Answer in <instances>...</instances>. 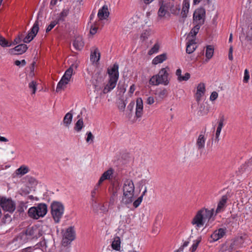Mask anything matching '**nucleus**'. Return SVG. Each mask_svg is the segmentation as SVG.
<instances>
[{
	"label": "nucleus",
	"mask_w": 252,
	"mask_h": 252,
	"mask_svg": "<svg viewBox=\"0 0 252 252\" xmlns=\"http://www.w3.org/2000/svg\"><path fill=\"white\" fill-rule=\"evenodd\" d=\"M123 195L121 203L126 206L132 203L135 199V186L132 180L127 179L124 181L122 186Z\"/></svg>",
	"instance_id": "obj_1"
},
{
	"label": "nucleus",
	"mask_w": 252,
	"mask_h": 252,
	"mask_svg": "<svg viewBox=\"0 0 252 252\" xmlns=\"http://www.w3.org/2000/svg\"><path fill=\"white\" fill-rule=\"evenodd\" d=\"M213 216L214 209L202 208L197 212L191 223L197 229L203 227L206 222H209Z\"/></svg>",
	"instance_id": "obj_2"
},
{
	"label": "nucleus",
	"mask_w": 252,
	"mask_h": 252,
	"mask_svg": "<svg viewBox=\"0 0 252 252\" xmlns=\"http://www.w3.org/2000/svg\"><path fill=\"white\" fill-rule=\"evenodd\" d=\"M118 69L119 65L117 63L114 64L111 68L108 69L109 80L102 90L104 94L110 92L115 88L119 76Z\"/></svg>",
	"instance_id": "obj_3"
},
{
	"label": "nucleus",
	"mask_w": 252,
	"mask_h": 252,
	"mask_svg": "<svg viewBox=\"0 0 252 252\" xmlns=\"http://www.w3.org/2000/svg\"><path fill=\"white\" fill-rule=\"evenodd\" d=\"M169 72L170 68L168 66L161 68L157 74L153 75L150 78L149 84L152 86L168 85L170 80Z\"/></svg>",
	"instance_id": "obj_4"
},
{
	"label": "nucleus",
	"mask_w": 252,
	"mask_h": 252,
	"mask_svg": "<svg viewBox=\"0 0 252 252\" xmlns=\"http://www.w3.org/2000/svg\"><path fill=\"white\" fill-rule=\"evenodd\" d=\"M47 207L45 204H39L36 207H32L29 209V216L34 219L44 217L47 213Z\"/></svg>",
	"instance_id": "obj_5"
},
{
	"label": "nucleus",
	"mask_w": 252,
	"mask_h": 252,
	"mask_svg": "<svg viewBox=\"0 0 252 252\" xmlns=\"http://www.w3.org/2000/svg\"><path fill=\"white\" fill-rule=\"evenodd\" d=\"M51 214L56 223H58L63 216L64 211L63 205L58 202H54L52 203Z\"/></svg>",
	"instance_id": "obj_6"
},
{
	"label": "nucleus",
	"mask_w": 252,
	"mask_h": 252,
	"mask_svg": "<svg viewBox=\"0 0 252 252\" xmlns=\"http://www.w3.org/2000/svg\"><path fill=\"white\" fill-rule=\"evenodd\" d=\"M62 233L63 235L62 244L64 247L70 244L75 238V233L72 227H69L64 231L62 230Z\"/></svg>",
	"instance_id": "obj_7"
},
{
	"label": "nucleus",
	"mask_w": 252,
	"mask_h": 252,
	"mask_svg": "<svg viewBox=\"0 0 252 252\" xmlns=\"http://www.w3.org/2000/svg\"><path fill=\"white\" fill-rule=\"evenodd\" d=\"M206 11L204 8L200 7L195 10L193 15V23L202 25L204 23Z\"/></svg>",
	"instance_id": "obj_8"
},
{
	"label": "nucleus",
	"mask_w": 252,
	"mask_h": 252,
	"mask_svg": "<svg viewBox=\"0 0 252 252\" xmlns=\"http://www.w3.org/2000/svg\"><path fill=\"white\" fill-rule=\"evenodd\" d=\"M100 59V52L96 47H92L90 48V60L94 65H97Z\"/></svg>",
	"instance_id": "obj_9"
},
{
	"label": "nucleus",
	"mask_w": 252,
	"mask_h": 252,
	"mask_svg": "<svg viewBox=\"0 0 252 252\" xmlns=\"http://www.w3.org/2000/svg\"><path fill=\"white\" fill-rule=\"evenodd\" d=\"M0 205L5 211L13 212L15 209V205L12 200L6 198H0Z\"/></svg>",
	"instance_id": "obj_10"
},
{
	"label": "nucleus",
	"mask_w": 252,
	"mask_h": 252,
	"mask_svg": "<svg viewBox=\"0 0 252 252\" xmlns=\"http://www.w3.org/2000/svg\"><path fill=\"white\" fill-rule=\"evenodd\" d=\"M39 30V24L38 21L37 20L35 22L33 27L29 32L27 35L23 39V41L25 43H29L31 42L34 37L36 36Z\"/></svg>",
	"instance_id": "obj_11"
},
{
	"label": "nucleus",
	"mask_w": 252,
	"mask_h": 252,
	"mask_svg": "<svg viewBox=\"0 0 252 252\" xmlns=\"http://www.w3.org/2000/svg\"><path fill=\"white\" fill-rule=\"evenodd\" d=\"M114 170L112 168H110L108 169L107 171H105L100 177L98 182L97 185L96 186L92 192V194L95 193V190L96 189V188H97L98 186L100 184H101L104 181L110 179V178L112 176ZM92 196H93V194H92Z\"/></svg>",
	"instance_id": "obj_12"
},
{
	"label": "nucleus",
	"mask_w": 252,
	"mask_h": 252,
	"mask_svg": "<svg viewBox=\"0 0 252 252\" xmlns=\"http://www.w3.org/2000/svg\"><path fill=\"white\" fill-rule=\"evenodd\" d=\"M226 233V228H220L216 230L211 235L213 242H216L222 238Z\"/></svg>",
	"instance_id": "obj_13"
},
{
	"label": "nucleus",
	"mask_w": 252,
	"mask_h": 252,
	"mask_svg": "<svg viewBox=\"0 0 252 252\" xmlns=\"http://www.w3.org/2000/svg\"><path fill=\"white\" fill-rule=\"evenodd\" d=\"M28 49L27 45L24 44H19L14 48L9 50V53L11 55H21L25 53Z\"/></svg>",
	"instance_id": "obj_14"
},
{
	"label": "nucleus",
	"mask_w": 252,
	"mask_h": 252,
	"mask_svg": "<svg viewBox=\"0 0 252 252\" xmlns=\"http://www.w3.org/2000/svg\"><path fill=\"white\" fill-rule=\"evenodd\" d=\"M244 246V240L242 237L236 238L230 244L229 250L236 251Z\"/></svg>",
	"instance_id": "obj_15"
},
{
	"label": "nucleus",
	"mask_w": 252,
	"mask_h": 252,
	"mask_svg": "<svg viewBox=\"0 0 252 252\" xmlns=\"http://www.w3.org/2000/svg\"><path fill=\"white\" fill-rule=\"evenodd\" d=\"M143 114V103L141 97L136 99L135 116L137 118H141Z\"/></svg>",
	"instance_id": "obj_16"
},
{
	"label": "nucleus",
	"mask_w": 252,
	"mask_h": 252,
	"mask_svg": "<svg viewBox=\"0 0 252 252\" xmlns=\"http://www.w3.org/2000/svg\"><path fill=\"white\" fill-rule=\"evenodd\" d=\"M109 14L108 6L105 4L98 10L97 17L100 20H105L108 17Z\"/></svg>",
	"instance_id": "obj_17"
},
{
	"label": "nucleus",
	"mask_w": 252,
	"mask_h": 252,
	"mask_svg": "<svg viewBox=\"0 0 252 252\" xmlns=\"http://www.w3.org/2000/svg\"><path fill=\"white\" fill-rule=\"evenodd\" d=\"M228 198L226 195H223L219 201L217 208L216 210V214L223 212L226 206Z\"/></svg>",
	"instance_id": "obj_18"
},
{
	"label": "nucleus",
	"mask_w": 252,
	"mask_h": 252,
	"mask_svg": "<svg viewBox=\"0 0 252 252\" xmlns=\"http://www.w3.org/2000/svg\"><path fill=\"white\" fill-rule=\"evenodd\" d=\"M206 137L203 132H201L196 140V146L198 150H202L204 148Z\"/></svg>",
	"instance_id": "obj_19"
},
{
	"label": "nucleus",
	"mask_w": 252,
	"mask_h": 252,
	"mask_svg": "<svg viewBox=\"0 0 252 252\" xmlns=\"http://www.w3.org/2000/svg\"><path fill=\"white\" fill-rule=\"evenodd\" d=\"M205 92V86L203 83H199L197 87L195 96L197 101L199 102Z\"/></svg>",
	"instance_id": "obj_20"
},
{
	"label": "nucleus",
	"mask_w": 252,
	"mask_h": 252,
	"mask_svg": "<svg viewBox=\"0 0 252 252\" xmlns=\"http://www.w3.org/2000/svg\"><path fill=\"white\" fill-rule=\"evenodd\" d=\"M224 117L222 115L220 117L218 121V126L217 127V129L215 133V137L216 140L217 141H219L220 139L219 137L222 129V128L224 125Z\"/></svg>",
	"instance_id": "obj_21"
},
{
	"label": "nucleus",
	"mask_w": 252,
	"mask_h": 252,
	"mask_svg": "<svg viewBox=\"0 0 252 252\" xmlns=\"http://www.w3.org/2000/svg\"><path fill=\"white\" fill-rule=\"evenodd\" d=\"M196 39H189L187 42L186 52L190 54L193 53L196 49L197 46L195 42Z\"/></svg>",
	"instance_id": "obj_22"
},
{
	"label": "nucleus",
	"mask_w": 252,
	"mask_h": 252,
	"mask_svg": "<svg viewBox=\"0 0 252 252\" xmlns=\"http://www.w3.org/2000/svg\"><path fill=\"white\" fill-rule=\"evenodd\" d=\"M168 10L174 15H178L180 11V6L178 3L174 4L173 2H167Z\"/></svg>",
	"instance_id": "obj_23"
},
{
	"label": "nucleus",
	"mask_w": 252,
	"mask_h": 252,
	"mask_svg": "<svg viewBox=\"0 0 252 252\" xmlns=\"http://www.w3.org/2000/svg\"><path fill=\"white\" fill-rule=\"evenodd\" d=\"M175 74L177 77V80L179 82L187 81L190 77V74L186 72L183 76L182 75V70L180 68H178L176 70Z\"/></svg>",
	"instance_id": "obj_24"
},
{
	"label": "nucleus",
	"mask_w": 252,
	"mask_h": 252,
	"mask_svg": "<svg viewBox=\"0 0 252 252\" xmlns=\"http://www.w3.org/2000/svg\"><path fill=\"white\" fill-rule=\"evenodd\" d=\"M74 68L75 70H77V65L72 64L68 69L66 70L62 78L69 82L73 73V71L75 72V70H74Z\"/></svg>",
	"instance_id": "obj_25"
},
{
	"label": "nucleus",
	"mask_w": 252,
	"mask_h": 252,
	"mask_svg": "<svg viewBox=\"0 0 252 252\" xmlns=\"http://www.w3.org/2000/svg\"><path fill=\"white\" fill-rule=\"evenodd\" d=\"M167 10L168 8L167 3L162 2L158 12V17L160 18L163 17L167 13Z\"/></svg>",
	"instance_id": "obj_26"
},
{
	"label": "nucleus",
	"mask_w": 252,
	"mask_h": 252,
	"mask_svg": "<svg viewBox=\"0 0 252 252\" xmlns=\"http://www.w3.org/2000/svg\"><path fill=\"white\" fill-rule=\"evenodd\" d=\"M166 59V54L163 53L155 57L152 61V63L155 65L161 63L165 61Z\"/></svg>",
	"instance_id": "obj_27"
},
{
	"label": "nucleus",
	"mask_w": 252,
	"mask_h": 252,
	"mask_svg": "<svg viewBox=\"0 0 252 252\" xmlns=\"http://www.w3.org/2000/svg\"><path fill=\"white\" fill-rule=\"evenodd\" d=\"M189 0H184L183 3V7L181 12L183 17H187V14L189 12Z\"/></svg>",
	"instance_id": "obj_28"
},
{
	"label": "nucleus",
	"mask_w": 252,
	"mask_h": 252,
	"mask_svg": "<svg viewBox=\"0 0 252 252\" xmlns=\"http://www.w3.org/2000/svg\"><path fill=\"white\" fill-rule=\"evenodd\" d=\"M214 48L212 45H207L205 52V56L207 61L212 58L214 55Z\"/></svg>",
	"instance_id": "obj_29"
},
{
	"label": "nucleus",
	"mask_w": 252,
	"mask_h": 252,
	"mask_svg": "<svg viewBox=\"0 0 252 252\" xmlns=\"http://www.w3.org/2000/svg\"><path fill=\"white\" fill-rule=\"evenodd\" d=\"M72 111L66 114L63 120V124L66 127H68L69 125L71 124L72 119V114L71 113Z\"/></svg>",
	"instance_id": "obj_30"
},
{
	"label": "nucleus",
	"mask_w": 252,
	"mask_h": 252,
	"mask_svg": "<svg viewBox=\"0 0 252 252\" xmlns=\"http://www.w3.org/2000/svg\"><path fill=\"white\" fill-rule=\"evenodd\" d=\"M194 24L195 26L191 29V30L190 31V32L189 34V36H191L192 37L191 39H195V36L198 33L199 30L200 28V27L202 26V25L197 24Z\"/></svg>",
	"instance_id": "obj_31"
},
{
	"label": "nucleus",
	"mask_w": 252,
	"mask_h": 252,
	"mask_svg": "<svg viewBox=\"0 0 252 252\" xmlns=\"http://www.w3.org/2000/svg\"><path fill=\"white\" fill-rule=\"evenodd\" d=\"M29 171V168L25 165L20 166L19 168L16 169L15 171V174L16 175L23 176L25 174L27 173Z\"/></svg>",
	"instance_id": "obj_32"
},
{
	"label": "nucleus",
	"mask_w": 252,
	"mask_h": 252,
	"mask_svg": "<svg viewBox=\"0 0 252 252\" xmlns=\"http://www.w3.org/2000/svg\"><path fill=\"white\" fill-rule=\"evenodd\" d=\"M68 83V81L62 78L57 85V87L56 90V92H59L60 91L64 90L66 87V85Z\"/></svg>",
	"instance_id": "obj_33"
},
{
	"label": "nucleus",
	"mask_w": 252,
	"mask_h": 252,
	"mask_svg": "<svg viewBox=\"0 0 252 252\" xmlns=\"http://www.w3.org/2000/svg\"><path fill=\"white\" fill-rule=\"evenodd\" d=\"M151 34V30L150 29H148L144 30L140 35V40L142 41H144L148 38Z\"/></svg>",
	"instance_id": "obj_34"
},
{
	"label": "nucleus",
	"mask_w": 252,
	"mask_h": 252,
	"mask_svg": "<svg viewBox=\"0 0 252 252\" xmlns=\"http://www.w3.org/2000/svg\"><path fill=\"white\" fill-rule=\"evenodd\" d=\"M120 245V239L119 237H117L113 241L111 246L113 249L116 251H119L121 248Z\"/></svg>",
	"instance_id": "obj_35"
},
{
	"label": "nucleus",
	"mask_w": 252,
	"mask_h": 252,
	"mask_svg": "<svg viewBox=\"0 0 252 252\" xmlns=\"http://www.w3.org/2000/svg\"><path fill=\"white\" fill-rule=\"evenodd\" d=\"M160 48V44L158 42H157L152 48L148 51V55H152L154 54H156L158 52Z\"/></svg>",
	"instance_id": "obj_36"
},
{
	"label": "nucleus",
	"mask_w": 252,
	"mask_h": 252,
	"mask_svg": "<svg viewBox=\"0 0 252 252\" xmlns=\"http://www.w3.org/2000/svg\"><path fill=\"white\" fill-rule=\"evenodd\" d=\"M201 238L200 237H199L196 240L193 241L192 244L190 249L191 252H194L196 250L197 247L200 242H201Z\"/></svg>",
	"instance_id": "obj_37"
},
{
	"label": "nucleus",
	"mask_w": 252,
	"mask_h": 252,
	"mask_svg": "<svg viewBox=\"0 0 252 252\" xmlns=\"http://www.w3.org/2000/svg\"><path fill=\"white\" fill-rule=\"evenodd\" d=\"M37 230V229L36 228H34L32 226L29 227L27 228L25 234L27 236L34 237Z\"/></svg>",
	"instance_id": "obj_38"
},
{
	"label": "nucleus",
	"mask_w": 252,
	"mask_h": 252,
	"mask_svg": "<svg viewBox=\"0 0 252 252\" xmlns=\"http://www.w3.org/2000/svg\"><path fill=\"white\" fill-rule=\"evenodd\" d=\"M68 13V10L66 9H63L60 14L57 21H58V23L60 21H63L64 20L65 17H66Z\"/></svg>",
	"instance_id": "obj_39"
},
{
	"label": "nucleus",
	"mask_w": 252,
	"mask_h": 252,
	"mask_svg": "<svg viewBox=\"0 0 252 252\" xmlns=\"http://www.w3.org/2000/svg\"><path fill=\"white\" fill-rule=\"evenodd\" d=\"M0 45L2 47H9L11 44L9 43L4 37L0 35Z\"/></svg>",
	"instance_id": "obj_40"
},
{
	"label": "nucleus",
	"mask_w": 252,
	"mask_h": 252,
	"mask_svg": "<svg viewBox=\"0 0 252 252\" xmlns=\"http://www.w3.org/2000/svg\"><path fill=\"white\" fill-rule=\"evenodd\" d=\"M36 82L34 81H32L29 83V87L32 90V94H34L35 93L36 90Z\"/></svg>",
	"instance_id": "obj_41"
},
{
	"label": "nucleus",
	"mask_w": 252,
	"mask_h": 252,
	"mask_svg": "<svg viewBox=\"0 0 252 252\" xmlns=\"http://www.w3.org/2000/svg\"><path fill=\"white\" fill-rule=\"evenodd\" d=\"M142 196H139L136 200H134V201L132 202L133 206L136 208H137L141 203L142 201Z\"/></svg>",
	"instance_id": "obj_42"
},
{
	"label": "nucleus",
	"mask_w": 252,
	"mask_h": 252,
	"mask_svg": "<svg viewBox=\"0 0 252 252\" xmlns=\"http://www.w3.org/2000/svg\"><path fill=\"white\" fill-rule=\"evenodd\" d=\"M86 134L87 135L86 139V142L87 143H93L94 137L93 135L92 132L90 131L87 132Z\"/></svg>",
	"instance_id": "obj_43"
},
{
	"label": "nucleus",
	"mask_w": 252,
	"mask_h": 252,
	"mask_svg": "<svg viewBox=\"0 0 252 252\" xmlns=\"http://www.w3.org/2000/svg\"><path fill=\"white\" fill-rule=\"evenodd\" d=\"M58 23V21H52L46 29V32H50Z\"/></svg>",
	"instance_id": "obj_44"
},
{
	"label": "nucleus",
	"mask_w": 252,
	"mask_h": 252,
	"mask_svg": "<svg viewBox=\"0 0 252 252\" xmlns=\"http://www.w3.org/2000/svg\"><path fill=\"white\" fill-rule=\"evenodd\" d=\"M23 34H19L18 35V36L15 38L12 44L13 45H16V44L19 43L22 41V39L23 38Z\"/></svg>",
	"instance_id": "obj_45"
},
{
	"label": "nucleus",
	"mask_w": 252,
	"mask_h": 252,
	"mask_svg": "<svg viewBox=\"0 0 252 252\" xmlns=\"http://www.w3.org/2000/svg\"><path fill=\"white\" fill-rule=\"evenodd\" d=\"M250 79V75L248 69H246L244 71V76L243 81L244 82H248Z\"/></svg>",
	"instance_id": "obj_46"
},
{
	"label": "nucleus",
	"mask_w": 252,
	"mask_h": 252,
	"mask_svg": "<svg viewBox=\"0 0 252 252\" xmlns=\"http://www.w3.org/2000/svg\"><path fill=\"white\" fill-rule=\"evenodd\" d=\"M218 97V94L217 92L214 91L212 93L210 96V99L211 101L215 100Z\"/></svg>",
	"instance_id": "obj_47"
},
{
	"label": "nucleus",
	"mask_w": 252,
	"mask_h": 252,
	"mask_svg": "<svg viewBox=\"0 0 252 252\" xmlns=\"http://www.w3.org/2000/svg\"><path fill=\"white\" fill-rule=\"evenodd\" d=\"M136 87L134 84H132L130 86L128 94L129 96H131L135 90Z\"/></svg>",
	"instance_id": "obj_48"
},
{
	"label": "nucleus",
	"mask_w": 252,
	"mask_h": 252,
	"mask_svg": "<svg viewBox=\"0 0 252 252\" xmlns=\"http://www.w3.org/2000/svg\"><path fill=\"white\" fill-rule=\"evenodd\" d=\"M167 94V91L166 89H163L160 90L158 93V95L160 97H163Z\"/></svg>",
	"instance_id": "obj_49"
},
{
	"label": "nucleus",
	"mask_w": 252,
	"mask_h": 252,
	"mask_svg": "<svg viewBox=\"0 0 252 252\" xmlns=\"http://www.w3.org/2000/svg\"><path fill=\"white\" fill-rule=\"evenodd\" d=\"M97 31V28L95 26H92L90 29V33L92 35L95 34Z\"/></svg>",
	"instance_id": "obj_50"
},
{
	"label": "nucleus",
	"mask_w": 252,
	"mask_h": 252,
	"mask_svg": "<svg viewBox=\"0 0 252 252\" xmlns=\"http://www.w3.org/2000/svg\"><path fill=\"white\" fill-rule=\"evenodd\" d=\"M155 102V100L153 97L149 96L147 99V103L149 105L153 104Z\"/></svg>",
	"instance_id": "obj_51"
},
{
	"label": "nucleus",
	"mask_w": 252,
	"mask_h": 252,
	"mask_svg": "<svg viewBox=\"0 0 252 252\" xmlns=\"http://www.w3.org/2000/svg\"><path fill=\"white\" fill-rule=\"evenodd\" d=\"M0 142H7L8 141V140L4 137H2V136H0Z\"/></svg>",
	"instance_id": "obj_52"
},
{
	"label": "nucleus",
	"mask_w": 252,
	"mask_h": 252,
	"mask_svg": "<svg viewBox=\"0 0 252 252\" xmlns=\"http://www.w3.org/2000/svg\"><path fill=\"white\" fill-rule=\"evenodd\" d=\"M74 129L76 131H79V120H78L76 124H75V126L74 127Z\"/></svg>",
	"instance_id": "obj_53"
},
{
	"label": "nucleus",
	"mask_w": 252,
	"mask_h": 252,
	"mask_svg": "<svg viewBox=\"0 0 252 252\" xmlns=\"http://www.w3.org/2000/svg\"><path fill=\"white\" fill-rule=\"evenodd\" d=\"M147 192V188L146 187H145L144 191L142 192V194L140 196H142V198H143Z\"/></svg>",
	"instance_id": "obj_54"
},
{
	"label": "nucleus",
	"mask_w": 252,
	"mask_h": 252,
	"mask_svg": "<svg viewBox=\"0 0 252 252\" xmlns=\"http://www.w3.org/2000/svg\"><path fill=\"white\" fill-rule=\"evenodd\" d=\"M154 0H143L144 2L146 4H148L153 2Z\"/></svg>",
	"instance_id": "obj_55"
},
{
	"label": "nucleus",
	"mask_w": 252,
	"mask_h": 252,
	"mask_svg": "<svg viewBox=\"0 0 252 252\" xmlns=\"http://www.w3.org/2000/svg\"><path fill=\"white\" fill-rule=\"evenodd\" d=\"M57 2V0H51L50 2V5L52 6H54L56 4Z\"/></svg>",
	"instance_id": "obj_56"
},
{
	"label": "nucleus",
	"mask_w": 252,
	"mask_h": 252,
	"mask_svg": "<svg viewBox=\"0 0 252 252\" xmlns=\"http://www.w3.org/2000/svg\"><path fill=\"white\" fill-rule=\"evenodd\" d=\"M79 125H80V130H81V129L83 127V120L80 119V124H79Z\"/></svg>",
	"instance_id": "obj_57"
},
{
	"label": "nucleus",
	"mask_w": 252,
	"mask_h": 252,
	"mask_svg": "<svg viewBox=\"0 0 252 252\" xmlns=\"http://www.w3.org/2000/svg\"><path fill=\"white\" fill-rule=\"evenodd\" d=\"M14 63L16 65L19 66L21 65V61H20L19 60H16L15 61Z\"/></svg>",
	"instance_id": "obj_58"
},
{
	"label": "nucleus",
	"mask_w": 252,
	"mask_h": 252,
	"mask_svg": "<svg viewBox=\"0 0 252 252\" xmlns=\"http://www.w3.org/2000/svg\"><path fill=\"white\" fill-rule=\"evenodd\" d=\"M228 58L230 61H232L233 59V55L232 53H229L228 54Z\"/></svg>",
	"instance_id": "obj_59"
},
{
	"label": "nucleus",
	"mask_w": 252,
	"mask_h": 252,
	"mask_svg": "<svg viewBox=\"0 0 252 252\" xmlns=\"http://www.w3.org/2000/svg\"><path fill=\"white\" fill-rule=\"evenodd\" d=\"M189 242H187V241H186L184 243L183 245V246L181 247V248H184V247H186L188 246V244H189Z\"/></svg>",
	"instance_id": "obj_60"
},
{
	"label": "nucleus",
	"mask_w": 252,
	"mask_h": 252,
	"mask_svg": "<svg viewBox=\"0 0 252 252\" xmlns=\"http://www.w3.org/2000/svg\"><path fill=\"white\" fill-rule=\"evenodd\" d=\"M26 64V62L25 60H23L21 61V64H22V66L25 65Z\"/></svg>",
	"instance_id": "obj_61"
},
{
	"label": "nucleus",
	"mask_w": 252,
	"mask_h": 252,
	"mask_svg": "<svg viewBox=\"0 0 252 252\" xmlns=\"http://www.w3.org/2000/svg\"><path fill=\"white\" fill-rule=\"evenodd\" d=\"M183 251V248H180L179 249L175 251L174 252H181Z\"/></svg>",
	"instance_id": "obj_62"
},
{
	"label": "nucleus",
	"mask_w": 252,
	"mask_h": 252,
	"mask_svg": "<svg viewBox=\"0 0 252 252\" xmlns=\"http://www.w3.org/2000/svg\"><path fill=\"white\" fill-rule=\"evenodd\" d=\"M201 0H193V3L196 4L199 3Z\"/></svg>",
	"instance_id": "obj_63"
},
{
	"label": "nucleus",
	"mask_w": 252,
	"mask_h": 252,
	"mask_svg": "<svg viewBox=\"0 0 252 252\" xmlns=\"http://www.w3.org/2000/svg\"><path fill=\"white\" fill-rule=\"evenodd\" d=\"M128 252H138L135 249H132V250H129Z\"/></svg>",
	"instance_id": "obj_64"
}]
</instances>
